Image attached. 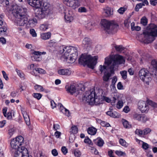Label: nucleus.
I'll list each match as a JSON object with an SVG mask.
<instances>
[{
	"instance_id": "nucleus-1",
	"label": "nucleus",
	"mask_w": 157,
	"mask_h": 157,
	"mask_svg": "<svg viewBox=\"0 0 157 157\" xmlns=\"http://www.w3.org/2000/svg\"><path fill=\"white\" fill-rule=\"evenodd\" d=\"M24 143V138L21 136H19L13 139L10 143L12 151L14 152V157H27L28 155V151L24 147H20Z\"/></svg>"
},
{
	"instance_id": "nucleus-2",
	"label": "nucleus",
	"mask_w": 157,
	"mask_h": 157,
	"mask_svg": "<svg viewBox=\"0 0 157 157\" xmlns=\"http://www.w3.org/2000/svg\"><path fill=\"white\" fill-rule=\"evenodd\" d=\"M77 48L76 47L69 46L61 47L59 50L60 53H63L62 58L68 63H72L74 62L77 58Z\"/></svg>"
},
{
	"instance_id": "nucleus-3",
	"label": "nucleus",
	"mask_w": 157,
	"mask_h": 157,
	"mask_svg": "<svg viewBox=\"0 0 157 157\" xmlns=\"http://www.w3.org/2000/svg\"><path fill=\"white\" fill-rule=\"evenodd\" d=\"M13 16L17 18L16 23L20 26H23L28 21L27 9L19 6H16L12 10Z\"/></svg>"
},
{
	"instance_id": "nucleus-4",
	"label": "nucleus",
	"mask_w": 157,
	"mask_h": 157,
	"mask_svg": "<svg viewBox=\"0 0 157 157\" xmlns=\"http://www.w3.org/2000/svg\"><path fill=\"white\" fill-rule=\"evenodd\" d=\"M143 34L144 41L147 44L151 43L157 37V26L153 24H149L146 30L143 32Z\"/></svg>"
},
{
	"instance_id": "nucleus-5",
	"label": "nucleus",
	"mask_w": 157,
	"mask_h": 157,
	"mask_svg": "<svg viewBox=\"0 0 157 157\" xmlns=\"http://www.w3.org/2000/svg\"><path fill=\"white\" fill-rule=\"evenodd\" d=\"M125 60L123 57L119 55H116L113 57H106L105 58V64L108 66L111 65L110 67V72L114 74V68L116 65L124 63Z\"/></svg>"
},
{
	"instance_id": "nucleus-6",
	"label": "nucleus",
	"mask_w": 157,
	"mask_h": 157,
	"mask_svg": "<svg viewBox=\"0 0 157 157\" xmlns=\"http://www.w3.org/2000/svg\"><path fill=\"white\" fill-rule=\"evenodd\" d=\"M98 59V57L96 56L93 57L86 54H82L78 59V62L79 63L84 65H86L88 67L93 69L97 63Z\"/></svg>"
},
{
	"instance_id": "nucleus-7",
	"label": "nucleus",
	"mask_w": 157,
	"mask_h": 157,
	"mask_svg": "<svg viewBox=\"0 0 157 157\" xmlns=\"http://www.w3.org/2000/svg\"><path fill=\"white\" fill-rule=\"evenodd\" d=\"M101 27L105 32L113 34L117 31L118 25L113 21L104 19L101 21Z\"/></svg>"
},
{
	"instance_id": "nucleus-8",
	"label": "nucleus",
	"mask_w": 157,
	"mask_h": 157,
	"mask_svg": "<svg viewBox=\"0 0 157 157\" xmlns=\"http://www.w3.org/2000/svg\"><path fill=\"white\" fill-rule=\"evenodd\" d=\"M98 97L94 90L86 91L82 98V101L85 103H88L90 105H93L96 103V101L98 100Z\"/></svg>"
},
{
	"instance_id": "nucleus-9",
	"label": "nucleus",
	"mask_w": 157,
	"mask_h": 157,
	"mask_svg": "<svg viewBox=\"0 0 157 157\" xmlns=\"http://www.w3.org/2000/svg\"><path fill=\"white\" fill-rule=\"evenodd\" d=\"M28 3L31 6L36 8H40L48 12L47 10L50 5L47 2H44L42 0H27Z\"/></svg>"
},
{
	"instance_id": "nucleus-10",
	"label": "nucleus",
	"mask_w": 157,
	"mask_h": 157,
	"mask_svg": "<svg viewBox=\"0 0 157 157\" xmlns=\"http://www.w3.org/2000/svg\"><path fill=\"white\" fill-rule=\"evenodd\" d=\"M139 76L140 78L147 84H148L150 81L151 80V74L145 68L141 69L139 72Z\"/></svg>"
},
{
	"instance_id": "nucleus-11",
	"label": "nucleus",
	"mask_w": 157,
	"mask_h": 157,
	"mask_svg": "<svg viewBox=\"0 0 157 157\" xmlns=\"http://www.w3.org/2000/svg\"><path fill=\"white\" fill-rule=\"evenodd\" d=\"M65 88L67 92L71 94L75 93H76L77 95L81 94L85 90L84 87L81 88L79 89V88H77L74 84H71L70 86L66 85Z\"/></svg>"
},
{
	"instance_id": "nucleus-12",
	"label": "nucleus",
	"mask_w": 157,
	"mask_h": 157,
	"mask_svg": "<svg viewBox=\"0 0 157 157\" xmlns=\"http://www.w3.org/2000/svg\"><path fill=\"white\" fill-rule=\"evenodd\" d=\"M67 5L75 9L80 6L79 0H68L66 2Z\"/></svg>"
},
{
	"instance_id": "nucleus-13",
	"label": "nucleus",
	"mask_w": 157,
	"mask_h": 157,
	"mask_svg": "<svg viewBox=\"0 0 157 157\" xmlns=\"http://www.w3.org/2000/svg\"><path fill=\"white\" fill-rule=\"evenodd\" d=\"M103 10V14L105 17H110L113 14V9L108 6H106L104 7Z\"/></svg>"
},
{
	"instance_id": "nucleus-14",
	"label": "nucleus",
	"mask_w": 157,
	"mask_h": 157,
	"mask_svg": "<svg viewBox=\"0 0 157 157\" xmlns=\"http://www.w3.org/2000/svg\"><path fill=\"white\" fill-rule=\"evenodd\" d=\"M138 105L139 109L142 113L147 112L149 109L148 106L144 101H139L138 102Z\"/></svg>"
},
{
	"instance_id": "nucleus-15",
	"label": "nucleus",
	"mask_w": 157,
	"mask_h": 157,
	"mask_svg": "<svg viewBox=\"0 0 157 157\" xmlns=\"http://www.w3.org/2000/svg\"><path fill=\"white\" fill-rule=\"evenodd\" d=\"M48 13L45 11V10L39 8L35 13V17L39 19H41L44 18Z\"/></svg>"
},
{
	"instance_id": "nucleus-16",
	"label": "nucleus",
	"mask_w": 157,
	"mask_h": 157,
	"mask_svg": "<svg viewBox=\"0 0 157 157\" xmlns=\"http://www.w3.org/2000/svg\"><path fill=\"white\" fill-rule=\"evenodd\" d=\"M91 42L88 37L85 38L82 41V45L85 48L89 49L91 47Z\"/></svg>"
},
{
	"instance_id": "nucleus-17",
	"label": "nucleus",
	"mask_w": 157,
	"mask_h": 157,
	"mask_svg": "<svg viewBox=\"0 0 157 157\" xmlns=\"http://www.w3.org/2000/svg\"><path fill=\"white\" fill-rule=\"evenodd\" d=\"M27 27H33L37 23V21L36 18L34 17L32 19H30L27 21Z\"/></svg>"
},
{
	"instance_id": "nucleus-18",
	"label": "nucleus",
	"mask_w": 157,
	"mask_h": 157,
	"mask_svg": "<svg viewBox=\"0 0 157 157\" xmlns=\"http://www.w3.org/2000/svg\"><path fill=\"white\" fill-rule=\"evenodd\" d=\"M21 111L25 123L27 125H29L30 124V122L29 116L27 114L25 111H22V109Z\"/></svg>"
},
{
	"instance_id": "nucleus-19",
	"label": "nucleus",
	"mask_w": 157,
	"mask_h": 157,
	"mask_svg": "<svg viewBox=\"0 0 157 157\" xmlns=\"http://www.w3.org/2000/svg\"><path fill=\"white\" fill-rule=\"evenodd\" d=\"M108 115L114 118H119L120 117L119 113L116 111H108L106 112Z\"/></svg>"
},
{
	"instance_id": "nucleus-20",
	"label": "nucleus",
	"mask_w": 157,
	"mask_h": 157,
	"mask_svg": "<svg viewBox=\"0 0 157 157\" xmlns=\"http://www.w3.org/2000/svg\"><path fill=\"white\" fill-rule=\"evenodd\" d=\"M59 74L62 75H69L71 74L70 71L67 69H60L58 71Z\"/></svg>"
},
{
	"instance_id": "nucleus-21",
	"label": "nucleus",
	"mask_w": 157,
	"mask_h": 157,
	"mask_svg": "<svg viewBox=\"0 0 157 157\" xmlns=\"http://www.w3.org/2000/svg\"><path fill=\"white\" fill-rule=\"evenodd\" d=\"M94 141L95 144L99 147H102L104 144L103 140L100 138H98L94 140Z\"/></svg>"
},
{
	"instance_id": "nucleus-22",
	"label": "nucleus",
	"mask_w": 157,
	"mask_h": 157,
	"mask_svg": "<svg viewBox=\"0 0 157 157\" xmlns=\"http://www.w3.org/2000/svg\"><path fill=\"white\" fill-rule=\"evenodd\" d=\"M97 131V129L93 127L89 128L87 130L88 133L91 135H95Z\"/></svg>"
},
{
	"instance_id": "nucleus-23",
	"label": "nucleus",
	"mask_w": 157,
	"mask_h": 157,
	"mask_svg": "<svg viewBox=\"0 0 157 157\" xmlns=\"http://www.w3.org/2000/svg\"><path fill=\"white\" fill-rule=\"evenodd\" d=\"M51 33L50 32L42 33L41 34V38L44 40H46L49 39L51 36Z\"/></svg>"
},
{
	"instance_id": "nucleus-24",
	"label": "nucleus",
	"mask_w": 157,
	"mask_h": 157,
	"mask_svg": "<svg viewBox=\"0 0 157 157\" xmlns=\"http://www.w3.org/2000/svg\"><path fill=\"white\" fill-rule=\"evenodd\" d=\"M106 65H107V67H106L104 65H100L99 67V69L100 71L101 72V73H102L103 71H105V70H109L110 71V66H111V65L110 64V65L109 66L107 64Z\"/></svg>"
},
{
	"instance_id": "nucleus-25",
	"label": "nucleus",
	"mask_w": 157,
	"mask_h": 157,
	"mask_svg": "<svg viewBox=\"0 0 157 157\" xmlns=\"http://www.w3.org/2000/svg\"><path fill=\"white\" fill-rule=\"evenodd\" d=\"M111 74H112L111 72L110 73H109V72L107 73H106L105 72L104 73V75L103 77V80L105 82H107L109 79V78L111 76Z\"/></svg>"
},
{
	"instance_id": "nucleus-26",
	"label": "nucleus",
	"mask_w": 157,
	"mask_h": 157,
	"mask_svg": "<svg viewBox=\"0 0 157 157\" xmlns=\"http://www.w3.org/2000/svg\"><path fill=\"white\" fill-rule=\"evenodd\" d=\"M122 122L124 127L126 128H130L131 127V125L129 124L128 122L126 120L122 119Z\"/></svg>"
},
{
	"instance_id": "nucleus-27",
	"label": "nucleus",
	"mask_w": 157,
	"mask_h": 157,
	"mask_svg": "<svg viewBox=\"0 0 157 157\" xmlns=\"http://www.w3.org/2000/svg\"><path fill=\"white\" fill-rule=\"evenodd\" d=\"M35 71H36L39 73L45 74L46 73L45 71L40 68H36L35 69H33V71L32 72V74L33 75V73H34Z\"/></svg>"
},
{
	"instance_id": "nucleus-28",
	"label": "nucleus",
	"mask_w": 157,
	"mask_h": 157,
	"mask_svg": "<svg viewBox=\"0 0 157 157\" xmlns=\"http://www.w3.org/2000/svg\"><path fill=\"white\" fill-rule=\"evenodd\" d=\"M65 19L67 22H70L73 20V18L72 16L69 14H65Z\"/></svg>"
},
{
	"instance_id": "nucleus-29",
	"label": "nucleus",
	"mask_w": 157,
	"mask_h": 157,
	"mask_svg": "<svg viewBox=\"0 0 157 157\" xmlns=\"http://www.w3.org/2000/svg\"><path fill=\"white\" fill-rule=\"evenodd\" d=\"M35 90L38 91H43L44 90V89L43 87L40 85H36L34 87Z\"/></svg>"
},
{
	"instance_id": "nucleus-30",
	"label": "nucleus",
	"mask_w": 157,
	"mask_h": 157,
	"mask_svg": "<svg viewBox=\"0 0 157 157\" xmlns=\"http://www.w3.org/2000/svg\"><path fill=\"white\" fill-rule=\"evenodd\" d=\"M114 47L116 50L119 52H121L124 49V48L121 45H116L114 46Z\"/></svg>"
},
{
	"instance_id": "nucleus-31",
	"label": "nucleus",
	"mask_w": 157,
	"mask_h": 157,
	"mask_svg": "<svg viewBox=\"0 0 157 157\" xmlns=\"http://www.w3.org/2000/svg\"><path fill=\"white\" fill-rule=\"evenodd\" d=\"M120 74H121V76H122V78L124 79H125L127 78V72L126 71H121L120 72Z\"/></svg>"
},
{
	"instance_id": "nucleus-32",
	"label": "nucleus",
	"mask_w": 157,
	"mask_h": 157,
	"mask_svg": "<svg viewBox=\"0 0 157 157\" xmlns=\"http://www.w3.org/2000/svg\"><path fill=\"white\" fill-rule=\"evenodd\" d=\"M142 114H139L138 113L135 114L133 116V117L135 119L140 121Z\"/></svg>"
},
{
	"instance_id": "nucleus-33",
	"label": "nucleus",
	"mask_w": 157,
	"mask_h": 157,
	"mask_svg": "<svg viewBox=\"0 0 157 157\" xmlns=\"http://www.w3.org/2000/svg\"><path fill=\"white\" fill-rule=\"evenodd\" d=\"M147 105H149L154 107H157V104L153 102L151 100H147Z\"/></svg>"
},
{
	"instance_id": "nucleus-34",
	"label": "nucleus",
	"mask_w": 157,
	"mask_h": 157,
	"mask_svg": "<svg viewBox=\"0 0 157 157\" xmlns=\"http://www.w3.org/2000/svg\"><path fill=\"white\" fill-rule=\"evenodd\" d=\"M7 28L6 25H4L3 26L0 27V34H2L6 32L7 30Z\"/></svg>"
},
{
	"instance_id": "nucleus-35",
	"label": "nucleus",
	"mask_w": 157,
	"mask_h": 157,
	"mask_svg": "<svg viewBox=\"0 0 157 157\" xmlns=\"http://www.w3.org/2000/svg\"><path fill=\"white\" fill-rule=\"evenodd\" d=\"M143 3H140L137 4L135 7V10L136 11H138L140 8H141L143 6H144V5L143 4Z\"/></svg>"
},
{
	"instance_id": "nucleus-36",
	"label": "nucleus",
	"mask_w": 157,
	"mask_h": 157,
	"mask_svg": "<svg viewBox=\"0 0 157 157\" xmlns=\"http://www.w3.org/2000/svg\"><path fill=\"white\" fill-rule=\"evenodd\" d=\"M140 22L141 24L144 25H146L147 24V19L145 17H143L141 20Z\"/></svg>"
},
{
	"instance_id": "nucleus-37",
	"label": "nucleus",
	"mask_w": 157,
	"mask_h": 157,
	"mask_svg": "<svg viewBox=\"0 0 157 157\" xmlns=\"http://www.w3.org/2000/svg\"><path fill=\"white\" fill-rule=\"evenodd\" d=\"M33 96L38 100L40 99L42 97V95L40 93H34L33 94Z\"/></svg>"
},
{
	"instance_id": "nucleus-38",
	"label": "nucleus",
	"mask_w": 157,
	"mask_h": 157,
	"mask_svg": "<svg viewBox=\"0 0 157 157\" xmlns=\"http://www.w3.org/2000/svg\"><path fill=\"white\" fill-rule=\"evenodd\" d=\"M60 112L68 117L70 116V113L69 110L65 108V110H63L62 111H60Z\"/></svg>"
},
{
	"instance_id": "nucleus-39",
	"label": "nucleus",
	"mask_w": 157,
	"mask_h": 157,
	"mask_svg": "<svg viewBox=\"0 0 157 157\" xmlns=\"http://www.w3.org/2000/svg\"><path fill=\"white\" fill-rule=\"evenodd\" d=\"M60 112L68 117L70 116V113L69 110L65 108V110H63L62 111H60Z\"/></svg>"
},
{
	"instance_id": "nucleus-40",
	"label": "nucleus",
	"mask_w": 157,
	"mask_h": 157,
	"mask_svg": "<svg viewBox=\"0 0 157 157\" xmlns=\"http://www.w3.org/2000/svg\"><path fill=\"white\" fill-rule=\"evenodd\" d=\"M16 71L17 72L18 75L21 78H24V74L21 71L18 70L17 69H16Z\"/></svg>"
},
{
	"instance_id": "nucleus-41",
	"label": "nucleus",
	"mask_w": 157,
	"mask_h": 157,
	"mask_svg": "<svg viewBox=\"0 0 157 157\" xmlns=\"http://www.w3.org/2000/svg\"><path fill=\"white\" fill-rule=\"evenodd\" d=\"M78 11L79 13H85L87 12V10L84 7H81L78 9Z\"/></svg>"
},
{
	"instance_id": "nucleus-42",
	"label": "nucleus",
	"mask_w": 157,
	"mask_h": 157,
	"mask_svg": "<svg viewBox=\"0 0 157 157\" xmlns=\"http://www.w3.org/2000/svg\"><path fill=\"white\" fill-rule=\"evenodd\" d=\"M149 118L147 117L146 115L144 114L142 115V117L140 121L143 122H146L148 120Z\"/></svg>"
},
{
	"instance_id": "nucleus-43",
	"label": "nucleus",
	"mask_w": 157,
	"mask_h": 157,
	"mask_svg": "<svg viewBox=\"0 0 157 157\" xmlns=\"http://www.w3.org/2000/svg\"><path fill=\"white\" fill-rule=\"evenodd\" d=\"M81 152L78 149L75 150L74 151V155L76 157H80L81 155Z\"/></svg>"
},
{
	"instance_id": "nucleus-44",
	"label": "nucleus",
	"mask_w": 157,
	"mask_h": 157,
	"mask_svg": "<svg viewBox=\"0 0 157 157\" xmlns=\"http://www.w3.org/2000/svg\"><path fill=\"white\" fill-rule=\"evenodd\" d=\"M48 28V26L47 25H42L40 27V29L42 31H45Z\"/></svg>"
},
{
	"instance_id": "nucleus-45",
	"label": "nucleus",
	"mask_w": 157,
	"mask_h": 157,
	"mask_svg": "<svg viewBox=\"0 0 157 157\" xmlns=\"http://www.w3.org/2000/svg\"><path fill=\"white\" fill-rule=\"evenodd\" d=\"M84 142L86 143H87L89 145H92L93 143H92L91 140L87 137H86L84 140Z\"/></svg>"
},
{
	"instance_id": "nucleus-46",
	"label": "nucleus",
	"mask_w": 157,
	"mask_h": 157,
	"mask_svg": "<svg viewBox=\"0 0 157 157\" xmlns=\"http://www.w3.org/2000/svg\"><path fill=\"white\" fill-rule=\"evenodd\" d=\"M151 63L153 67L157 70V61L155 60H152Z\"/></svg>"
},
{
	"instance_id": "nucleus-47",
	"label": "nucleus",
	"mask_w": 157,
	"mask_h": 157,
	"mask_svg": "<svg viewBox=\"0 0 157 157\" xmlns=\"http://www.w3.org/2000/svg\"><path fill=\"white\" fill-rule=\"evenodd\" d=\"M126 9L124 7H121L118 10V12L121 14H123L124 12L126 11Z\"/></svg>"
},
{
	"instance_id": "nucleus-48",
	"label": "nucleus",
	"mask_w": 157,
	"mask_h": 157,
	"mask_svg": "<svg viewBox=\"0 0 157 157\" xmlns=\"http://www.w3.org/2000/svg\"><path fill=\"white\" fill-rule=\"evenodd\" d=\"M123 103L122 101H119L117 103V107L118 109H120L123 106Z\"/></svg>"
},
{
	"instance_id": "nucleus-49",
	"label": "nucleus",
	"mask_w": 157,
	"mask_h": 157,
	"mask_svg": "<svg viewBox=\"0 0 157 157\" xmlns=\"http://www.w3.org/2000/svg\"><path fill=\"white\" fill-rule=\"evenodd\" d=\"M119 143L122 146L126 147V143L125 140L122 139H120L119 140Z\"/></svg>"
},
{
	"instance_id": "nucleus-50",
	"label": "nucleus",
	"mask_w": 157,
	"mask_h": 157,
	"mask_svg": "<svg viewBox=\"0 0 157 157\" xmlns=\"http://www.w3.org/2000/svg\"><path fill=\"white\" fill-rule=\"evenodd\" d=\"M71 132L73 134H76L78 132V128L76 126H72L71 128Z\"/></svg>"
},
{
	"instance_id": "nucleus-51",
	"label": "nucleus",
	"mask_w": 157,
	"mask_h": 157,
	"mask_svg": "<svg viewBox=\"0 0 157 157\" xmlns=\"http://www.w3.org/2000/svg\"><path fill=\"white\" fill-rule=\"evenodd\" d=\"M32 59L33 60L40 61L41 59V58L37 56H32Z\"/></svg>"
},
{
	"instance_id": "nucleus-52",
	"label": "nucleus",
	"mask_w": 157,
	"mask_h": 157,
	"mask_svg": "<svg viewBox=\"0 0 157 157\" xmlns=\"http://www.w3.org/2000/svg\"><path fill=\"white\" fill-rule=\"evenodd\" d=\"M15 129L12 128L10 129L8 131V134L10 136V137H11L15 132Z\"/></svg>"
},
{
	"instance_id": "nucleus-53",
	"label": "nucleus",
	"mask_w": 157,
	"mask_h": 157,
	"mask_svg": "<svg viewBox=\"0 0 157 157\" xmlns=\"http://www.w3.org/2000/svg\"><path fill=\"white\" fill-rule=\"evenodd\" d=\"M30 33L33 37H35L37 36L35 30L33 29H30Z\"/></svg>"
},
{
	"instance_id": "nucleus-54",
	"label": "nucleus",
	"mask_w": 157,
	"mask_h": 157,
	"mask_svg": "<svg viewBox=\"0 0 157 157\" xmlns=\"http://www.w3.org/2000/svg\"><path fill=\"white\" fill-rule=\"evenodd\" d=\"M18 91H17V90L16 91H13L11 93L10 95L13 98L18 97Z\"/></svg>"
},
{
	"instance_id": "nucleus-55",
	"label": "nucleus",
	"mask_w": 157,
	"mask_h": 157,
	"mask_svg": "<svg viewBox=\"0 0 157 157\" xmlns=\"http://www.w3.org/2000/svg\"><path fill=\"white\" fill-rule=\"evenodd\" d=\"M142 147L144 150H147L149 148V145L147 143L143 142Z\"/></svg>"
},
{
	"instance_id": "nucleus-56",
	"label": "nucleus",
	"mask_w": 157,
	"mask_h": 157,
	"mask_svg": "<svg viewBox=\"0 0 157 157\" xmlns=\"http://www.w3.org/2000/svg\"><path fill=\"white\" fill-rule=\"evenodd\" d=\"M135 133L140 136H141L143 134V131L139 129H136L135 132Z\"/></svg>"
},
{
	"instance_id": "nucleus-57",
	"label": "nucleus",
	"mask_w": 157,
	"mask_h": 157,
	"mask_svg": "<svg viewBox=\"0 0 157 157\" xmlns=\"http://www.w3.org/2000/svg\"><path fill=\"white\" fill-rule=\"evenodd\" d=\"M151 131V130L149 128H147L144 129L143 131V134L144 135H146L150 133Z\"/></svg>"
},
{
	"instance_id": "nucleus-58",
	"label": "nucleus",
	"mask_w": 157,
	"mask_h": 157,
	"mask_svg": "<svg viewBox=\"0 0 157 157\" xmlns=\"http://www.w3.org/2000/svg\"><path fill=\"white\" fill-rule=\"evenodd\" d=\"M61 150L64 155H66L67 152V149L65 147H62Z\"/></svg>"
},
{
	"instance_id": "nucleus-59",
	"label": "nucleus",
	"mask_w": 157,
	"mask_h": 157,
	"mask_svg": "<svg viewBox=\"0 0 157 157\" xmlns=\"http://www.w3.org/2000/svg\"><path fill=\"white\" fill-rule=\"evenodd\" d=\"M117 78L116 76L113 77L112 80V85L113 86L117 81Z\"/></svg>"
},
{
	"instance_id": "nucleus-60",
	"label": "nucleus",
	"mask_w": 157,
	"mask_h": 157,
	"mask_svg": "<svg viewBox=\"0 0 157 157\" xmlns=\"http://www.w3.org/2000/svg\"><path fill=\"white\" fill-rule=\"evenodd\" d=\"M115 153L118 156H121L125 154L124 152L119 151H116L115 152Z\"/></svg>"
},
{
	"instance_id": "nucleus-61",
	"label": "nucleus",
	"mask_w": 157,
	"mask_h": 157,
	"mask_svg": "<svg viewBox=\"0 0 157 157\" xmlns=\"http://www.w3.org/2000/svg\"><path fill=\"white\" fill-rule=\"evenodd\" d=\"M52 155L55 156H56L58 155V152L56 149H53L52 151Z\"/></svg>"
},
{
	"instance_id": "nucleus-62",
	"label": "nucleus",
	"mask_w": 157,
	"mask_h": 157,
	"mask_svg": "<svg viewBox=\"0 0 157 157\" xmlns=\"http://www.w3.org/2000/svg\"><path fill=\"white\" fill-rule=\"evenodd\" d=\"M57 107L59 109L60 111H62L63 110H65V108L63 106L61 103H59Z\"/></svg>"
},
{
	"instance_id": "nucleus-63",
	"label": "nucleus",
	"mask_w": 157,
	"mask_h": 157,
	"mask_svg": "<svg viewBox=\"0 0 157 157\" xmlns=\"http://www.w3.org/2000/svg\"><path fill=\"white\" fill-rule=\"evenodd\" d=\"M2 74H3V77L7 81L9 80V78L7 75V74L6 73V72L4 71H2Z\"/></svg>"
},
{
	"instance_id": "nucleus-64",
	"label": "nucleus",
	"mask_w": 157,
	"mask_h": 157,
	"mask_svg": "<svg viewBox=\"0 0 157 157\" xmlns=\"http://www.w3.org/2000/svg\"><path fill=\"white\" fill-rule=\"evenodd\" d=\"M150 4L153 6H155L157 4V0H150Z\"/></svg>"
}]
</instances>
